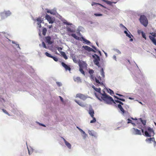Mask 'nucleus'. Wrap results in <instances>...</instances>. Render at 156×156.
<instances>
[{
	"label": "nucleus",
	"mask_w": 156,
	"mask_h": 156,
	"mask_svg": "<svg viewBox=\"0 0 156 156\" xmlns=\"http://www.w3.org/2000/svg\"><path fill=\"white\" fill-rule=\"evenodd\" d=\"M101 101H103L104 102L107 104H111L112 103H115V101L113 98H98Z\"/></svg>",
	"instance_id": "f257e3e1"
},
{
	"label": "nucleus",
	"mask_w": 156,
	"mask_h": 156,
	"mask_svg": "<svg viewBox=\"0 0 156 156\" xmlns=\"http://www.w3.org/2000/svg\"><path fill=\"white\" fill-rule=\"evenodd\" d=\"M140 20L142 24L145 27L147 26L148 24V21L146 17L144 15L141 16Z\"/></svg>",
	"instance_id": "f03ea898"
},
{
	"label": "nucleus",
	"mask_w": 156,
	"mask_h": 156,
	"mask_svg": "<svg viewBox=\"0 0 156 156\" xmlns=\"http://www.w3.org/2000/svg\"><path fill=\"white\" fill-rule=\"evenodd\" d=\"M11 14V12L9 11H5L0 13V16L2 19H3L10 16Z\"/></svg>",
	"instance_id": "7ed1b4c3"
},
{
	"label": "nucleus",
	"mask_w": 156,
	"mask_h": 156,
	"mask_svg": "<svg viewBox=\"0 0 156 156\" xmlns=\"http://www.w3.org/2000/svg\"><path fill=\"white\" fill-rule=\"evenodd\" d=\"M153 36H149V38L153 43V44L156 46V40L155 38V36L154 34L152 33Z\"/></svg>",
	"instance_id": "20e7f679"
},
{
	"label": "nucleus",
	"mask_w": 156,
	"mask_h": 156,
	"mask_svg": "<svg viewBox=\"0 0 156 156\" xmlns=\"http://www.w3.org/2000/svg\"><path fill=\"white\" fill-rule=\"evenodd\" d=\"M45 18L49 23H54V21L52 20L51 17L49 15L47 14L45 16Z\"/></svg>",
	"instance_id": "39448f33"
},
{
	"label": "nucleus",
	"mask_w": 156,
	"mask_h": 156,
	"mask_svg": "<svg viewBox=\"0 0 156 156\" xmlns=\"http://www.w3.org/2000/svg\"><path fill=\"white\" fill-rule=\"evenodd\" d=\"M61 64L62 66L65 68L66 71L69 70V71H70L71 70V69L70 67L67 65L64 62H62L61 63Z\"/></svg>",
	"instance_id": "423d86ee"
},
{
	"label": "nucleus",
	"mask_w": 156,
	"mask_h": 156,
	"mask_svg": "<svg viewBox=\"0 0 156 156\" xmlns=\"http://www.w3.org/2000/svg\"><path fill=\"white\" fill-rule=\"evenodd\" d=\"M45 54L47 56L52 58L56 62L58 61V59L56 57L52 56L48 52H46Z\"/></svg>",
	"instance_id": "0eeeda50"
},
{
	"label": "nucleus",
	"mask_w": 156,
	"mask_h": 156,
	"mask_svg": "<svg viewBox=\"0 0 156 156\" xmlns=\"http://www.w3.org/2000/svg\"><path fill=\"white\" fill-rule=\"evenodd\" d=\"M88 113L91 117H93V116H94V111L91 106H90L89 108Z\"/></svg>",
	"instance_id": "6e6552de"
},
{
	"label": "nucleus",
	"mask_w": 156,
	"mask_h": 156,
	"mask_svg": "<svg viewBox=\"0 0 156 156\" xmlns=\"http://www.w3.org/2000/svg\"><path fill=\"white\" fill-rule=\"evenodd\" d=\"M80 68H85L86 67L87 64L84 62H80L79 63Z\"/></svg>",
	"instance_id": "1a4fd4ad"
},
{
	"label": "nucleus",
	"mask_w": 156,
	"mask_h": 156,
	"mask_svg": "<svg viewBox=\"0 0 156 156\" xmlns=\"http://www.w3.org/2000/svg\"><path fill=\"white\" fill-rule=\"evenodd\" d=\"M141 131L143 133V135L147 137H151V134L150 133H148L147 130L144 131L143 129H142Z\"/></svg>",
	"instance_id": "9d476101"
},
{
	"label": "nucleus",
	"mask_w": 156,
	"mask_h": 156,
	"mask_svg": "<svg viewBox=\"0 0 156 156\" xmlns=\"http://www.w3.org/2000/svg\"><path fill=\"white\" fill-rule=\"evenodd\" d=\"M88 133L91 136H94V137H96L97 136V134L96 132H95L93 130H88Z\"/></svg>",
	"instance_id": "9b49d317"
},
{
	"label": "nucleus",
	"mask_w": 156,
	"mask_h": 156,
	"mask_svg": "<svg viewBox=\"0 0 156 156\" xmlns=\"http://www.w3.org/2000/svg\"><path fill=\"white\" fill-rule=\"evenodd\" d=\"M154 137L150 138H147L146 140V141L149 143L151 144L152 142L154 141Z\"/></svg>",
	"instance_id": "f8f14e48"
},
{
	"label": "nucleus",
	"mask_w": 156,
	"mask_h": 156,
	"mask_svg": "<svg viewBox=\"0 0 156 156\" xmlns=\"http://www.w3.org/2000/svg\"><path fill=\"white\" fill-rule=\"evenodd\" d=\"M75 101L77 104H78L80 106L82 107H84L85 106V105L81 100H75Z\"/></svg>",
	"instance_id": "ddd939ff"
},
{
	"label": "nucleus",
	"mask_w": 156,
	"mask_h": 156,
	"mask_svg": "<svg viewBox=\"0 0 156 156\" xmlns=\"http://www.w3.org/2000/svg\"><path fill=\"white\" fill-rule=\"evenodd\" d=\"M101 78L100 76L98 77L97 76V78H95V82L97 83L100 84H101L103 83H102L101 82Z\"/></svg>",
	"instance_id": "4468645a"
},
{
	"label": "nucleus",
	"mask_w": 156,
	"mask_h": 156,
	"mask_svg": "<svg viewBox=\"0 0 156 156\" xmlns=\"http://www.w3.org/2000/svg\"><path fill=\"white\" fill-rule=\"evenodd\" d=\"M97 58H96L94 59V62L95 64L97 66H98L99 64V61L100 60V59L99 56L98 55H97Z\"/></svg>",
	"instance_id": "2eb2a0df"
},
{
	"label": "nucleus",
	"mask_w": 156,
	"mask_h": 156,
	"mask_svg": "<svg viewBox=\"0 0 156 156\" xmlns=\"http://www.w3.org/2000/svg\"><path fill=\"white\" fill-rule=\"evenodd\" d=\"M84 49L88 51H92L95 52L90 47L86 46L84 47Z\"/></svg>",
	"instance_id": "dca6fc26"
},
{
	"label": "nucleus",
	"mask_w": 156,
	"mask_h": 156,
	"mask_svg": "<svg viewBox=\"0 0 156 156\" xmlns=\"http://www.w3.org/2000/svg\"><path fill=\"white\" fill-rule=\"evenodd\" d=\"M46 41L49 44H51L52 42L51 41V38L50 37L48 36L46 37Z\"/></svg>",
	"instance_id": "f3484780"
},
{
	"label": "nucleus",
	"mask_w": 156,
	"mask_h": 156,
	"mask_svg": "<svg viewBox=\"0 0 156 156\" xmlns=\"http://www.w3.org/2000/svg\"><path fill=\"white\" fill-rule=\"evenodd\" d=\"M133 129H134L135 132V134L140 135H141V133L140 130H139L137 129H135L134 128H133Z\"/></svg>",
	"instance_id": "a211bd4d"
},
{
	"label": "nucleus",
	"mask_w": 156,
	"mask_h": 156,
	"mask_svg": "<svg viewBox=\"0 0 156 156\" xmlns=\"http://www.w3.org/2000/svg\"><path fill=\"white\" fill-rule=\"evenodd\" d=\"M61 55L65 59H68L67 56L65 52L63 51L60 52Z\"/></svg>",
	"instance_id": "6ab92c4d"
},
{
	"label": "nucleus",
	"mask_w": 156,
	"mask_h": 156,
	"mask_svg": "<svg viewBox=\"0 0 156 156\" xmlns=\"http://www.w3.org/2000/svg\"><path fill=\"white\" fill-rule=\"evenodd\" d=\"M73 79L74 81L77 82L79 83L81 82V79L79 77H74Z\"/></svg>",
	"instance_id": "aec40b11"
},
{
	"label": "nucleus",
	"mask_w": 156,
	"mask_h": 156,
	"mask_svg": "<svg viewBox=\"0 0 156 156\" xmlns=\"http://www.w3.org/2000/svg\"><path fill=\"white\" fill-rule=\"evenodd\" d=\"M147 130L149 131V133L151 134H153V136L154 135V133L152 129L150 127L148 128Z\"/></svg>",
	"instance_id": "412c9836"
},
{
	"label": "nucleus",
	"mask_w": 156,
	"mask_h": 156,
	"mask_svg": "<svg viewBox=\"0 0 156 156\" xmlns=\"http://www.w3.org/2000/svg\"><path fill=\"white\" fill-rule=\"evenodd\" d=\"M76 98H86V97L83 94H76Z\"/></svg>",
	"instance_id": "4be33fe9"
},
{
	"label": "nucleus",
	"mask_w": 156,
	"mask_h": 156,
	"mask_svg": "<svg viewBox=\"0 0 156 156\" xmlns=\"http://www.w3.org/2000/svg\"><path fill=\"white\" fill-rule=\"evenodd\" d=\"M118 107L119 108L121 111L122 112V113L123 114L124 113V110L122 107L121 105L120 104H119L118 105Z\"/></svg>",
	"instance_id": "5701e85b"
},
{
	"label": "nucleus",
	"mask_w": 156,
	"mask_h": 156,
	"mask_svg": "<svg viewBox=\"0 0 156 156\" xmlns=\"http://www.w3.org/2000/svg\"><path fill=\"white\" fill-rule=\"evenodd\" d=\"M65 145L68 147V148H69V149H70L71 148V145L68 142H65Z\"/></svg>",
	"instance_id": "b1692460"
},
{
	"label": "nucleus",
	"mask_w": 156,
	"mask_h": 156,
	"mask_svg": "<svg viewBox=\"0 0 156 156\" xmlns=\"http://www.w3.org/2000/svg\"><path fill=\"white\" fill-rule=\"evenodd\" d=\"M124 32L126 34V36L129 38H131V36H133L130 34V33L129 32V34H128L126 31H125Z\"/></svg>",
	"instance_id": "393cba45"
},
{
	"label": "nucleus",
	"mask_w": 156,
	"mask_h": 156,
	"mask_svg": "<svg viewBox=\"0 0 156 156\" xmlns=\"http://www.w3.org/2000/svg\"><path fill=\"white\" fill-rule=\"evenodd\" d=\"M71 35L76 40H79V37L77 36L75 34H72Z\"/></svg>",
	"instance_id": "a878e982"
},
{
	"label": "nucleus",
	"mask_w": 156,
	"mask_h": 156,
	"mask_svg": "<svg viewBox=\"0 0 156 156\" xmlns=\"http://www.w3.org/2000/svg\"><path fill=\"white\" fill-rule=\"evenodd\" d=\"M107 91L111 95L113 96V94H114V92L110 89H109L108 90H107Z\"/></svg>",
	"instance_id": "bb28decb"
},
{
	"label": "nucleus",
	"mask_w": 156,
	"mask_h": 156,
	"mask_svg": "<svg viewBox=\"0 0 156 156\" xmlns=\"http://www.w3.org/2000/svg\"><path fill=\"white\" fill-rule=\"evenodd\" d=\"M47 31V29L45 28H44L42 30V34L44 35H45L46 34V32Z\"/></svg>",
	"instance_id": "cd10ccee"
},
{
	"label": "nucleus",
	"mask_w": 156,
	"mask_h": 156,
	"mask_svg": "<svg viewBox=\"0 0 156 156\" xmlns=\"http://www.w3.org/2000/svg\"><path fill=\"white\" fill-rule=\"evenodd\" d=\"M139 120H140L141 122H142V123L144 125H145L146 124V121L145 120H143L141 118H140Z\"/></svg>",
	"instance_id": "c85d7f7f"
},
{
	"label": "nucleus",
	"mask_w": 156,
	"mask_h": 156,
	"mask_svg": "<svg viewBox=\"0 0 156 156\" xmlns=\"http://www.w3.org/2000/svg\"><path fill=\"white\" fill-rule=\"evenodd\" d=\"M83 68H79V70L80 71V72L83 75H85V73L84 71H83Z\"/></svg>",
	"instance_id": "c756f323"
},
{
	"label": "nucleus",
	"mask_w": 156,
	"mask_h": 156,
	"mask_svg": "<svg viewBox=\"0 0 156 156\" xmlns=\"http://www.w3.org/2000/svg\"><path fill=\"white\" fill-rule=\"evenodd\" d=\"M67 30L68 32H75V31L73 30V29H72L71 28L69 27L67 28Z\"/></svg>",
	"instance_id": "7c9ffc66"
},
{
	"label": "nucleus",
	"mask_w": 156,
	"mask_h": 156,
	"mask_svg": "<svg viewBox=\"0 0 156 156\" xmlns=\"http://www.w3.org/2000/svg\"><path fill=\"white\" fill-rule=\"evenodd\" d=\"M94 90L97 92L100 93L101 92V88H94Z\"/></svg>",
	"instance_id": "2f4dec72"
},
{
	"label": "nucleus",
	"mask_w": 156,
	"mask_h": 156,
	"mask_svg": "<svg viewBox=\"0 0 156 156\" xmlns=\"http://www.w3.org/2000/svg\"><path fill=\"white\" fill-rule=\"evenodd\" d=\"M94 72V71L93 69H90L89 70V73L90 75H93Z\"/></svg>",
	"instance_id": "473e14b6"
},
{
	"label": "nucleus",
	"mask_w": 156,
	"mask_h": 156,
	"mask_svg": "<svg viewBox=\"0 0 156 156\" xmlns=\"http://www.w3.org/2000/svg\"><path fill=\"white\" fill-rule=\"evenodd\" d=\"M102 95L104 96V98H112L111 96L107 95L106 94H105V93H104V94H102Z\"/></svg>",
	"instance_id": "72a5a7b5"
},
{
	"label": "nucleus",
	"mask_w": 156,
	"mask_h": 156,
	"mask_svg": "<svg viewBox=\"0 0 156 156\" xmlns=\"http://www.w3.org/2000/svg\"><path fill=\"white\" fill-rule=\"evenodd\" d=\"M93 119V120L90 121V123H93L95 122L96 121V118L93 116V117H92Z\"/></svg>",
	"instance_id": "f704fd0d"
},
{
	"label": "nucleus",
	"mask_w": 156,
	"mask_h": 156,
	"mask_svg": "<svg viewBox=\"0 0 156 156\" xmlns=\"http://www.w3.org/2000/svg\"><path fill=\"white\" fill-rule=\"evenodd\" d=\"M37 20L38 22L37 23H39V24H40V23H41L42 22V20L41 18H37Z\"/></svg>",
	"instance_id": "c9c22d12"
},
{
	"label": "nucleus",
	"mask_w": 156,
	"mask_h": 156,
	"mask_svg": "<svg viewBox=\"0 0 156 156\" xmlns=\"http://www.w3.org/2000/svg\"><path fill=\"white\" fill-rule=\"evenodd\" d=\"M101 75L103 77H104L105 75H104V70L103 69H101Z\"/></svg>",
	"instance_id": "e433bc0d"
},
{
	"label": "nucleus",
	"mask_w": 156,
	"mask_h": 156,
	"mask_svg": "<svg viewBox=\"0 0 156 156\" xmlns=\"http://www.w3.org/2000/svg\"><path fill=\"white\" fill-rule=\"evenodd\" d=\"M116 102L117 103H119L120 105H123V103H122V102H121L120 100H115V102Z\"/></svg>",
	"instance_id": "4c0bfd02"
},
{
	"label": "nucleus",
	"mask_w": 156,
	"mask_h": 156,
	"mask_svg": "<svg viewBox=\"0 0 156 156\" xmlns=\"http://www.w3.org/2000/svg\"><path fill=\"white\" fill-rule=\"evenodd\" d=\"M90 77L92 80H94V79H95V77L93 75H90Z\"/></svg>",
	"instance_id": "58836bf2"
},
{
	"label": "nucleus",
	"mask_w": 156,
	"mask_h": 156,
	"mask_svg": "<svg viewBox=\"0 0 156 156\" xmlns=\"http://www.w3.org/2000/svg\"><path fill=\"white\" fill-rule=\"evenodd\" d=\"M64 23L65 24H66V25H71L72 24V23H70L68 22L67 21H65L64 22Z\"/></svg>",
	"instance_id": "ea45409f"
},
{
	"label": "nucleus",
	"mask_w": 156,
	"mask_h": 156,
	"mask_svg": "<svg viewBox=\"0 0 156 156\" xmlns=\"http://www.w3.org/2000/svg\"><path fill=\"white\" fill-rule=\"evenodd\" d=\"M47 12L48 13H50L51 14L54 15L55 14V12L50 10H48L47 11Z\"/></svg>",
	"instance_id": "a19ab883"
},
{
	"label": "nucleus",
	"mask_w": 156,
	"mask_h": 156,
	"mask_svg": "<svg viewBox=\"0 0 156 156\" xmlns=\"http://www.w3.org/2000/svg\"><path fill=\"white\" fill-rule=\"evenodd\" d=\"M2 110L4 113L7 114L9 116L10 115L9 114V113L7 112V111L6 110H5L4 109H2Z\"/></svg>",
	"instance_id": "79ce46f5"
},
{
	"label": "nucleus",
	"mask_w": 156,
	"mask_h": 156,
	"mask_svg": "<svg viewBox=\"0 0 156 156\" xmlns=\"http://www.w3.org/2000/svg\"><path fill=\"white\" fill-rule=\"evenodd\" d=\"M141 34L142 37L144 38L145 40L146 39V36L145 34L143 32H141Z\"/></svg>",
	"instance_id": "37998d69"
},
{
	"label": "nucleus",
	"mask_w": 156,
	"mask_h": 156,
	"mask_svg": "<svg viewBox=\"0 0 156 156\" xmlns=\"http://www.w3.org/2000/svg\"><path fill=\"white\" fill-rule=\"evenodd\" d=\"M83 40L86 42V44H88L90 43V42L86 39H83Z\"/></svg>",
	"instance_id": "c03bdc74"
},
{
	"label": "nucleus",
	"mask_w": 156,
	"mask_h": 156,
	"mask_svg": "<svg viewBox=\"0 0 156 156\" xmlns=\"http://www.w3.org/2000/svg\"><path fill=\"white\" fill-rule=\"evenodd\" d=\"M82 136H83V139H85L87 136V135L85 133L84 134H83Z\"/></svg>",
	"instance_id": "a18cd8bd"
},
{
	"label": "nucleus",
	"mask_w": 156,
	"mask_h": 156,
	"mask_svg": "<svg viewBox=\"0 0 156 156\" xmlns=\"http://www.w3.org/2000/svg\"><path fill=\"white\" fill-rule=\"evenodd\" d=\"M73 62L76 63H77L78 62V61L76 59V57L73 58Z\"/></svg>",
	"instance_id": "49530a36"
},
{
	"label": "nucleus",
	"mask_w": 156,
	"mask_h": 156,
	"mask_svg": "<svg viewBox=\"0 0 156 156\" xmlns=\"http://www.w3.org/2000/svg\"><path fill=\"white\" fill-rule=\"evenodd\" d=\"M94 15L96 16H101L102 15V14L99 13H94Z\"/></svg>",
	"instance_id": "de8ad7c7"
},
{
	"label": "nucleus",
	"mask_w": 156,
	"mask_h": 156,
	"mask_svg": "<svg viewBox=\"0 0 156 156\" xmlns=\"http://www.w3.org/2000/svg\"><path fill=\"white\" fill-rule=\"evenodd\" d=\"M1 99L0 100V101L1 102V103H0V104H3V102H5V100L3 98H0Z\"/></svg>",
	"instance_id": "09e8293b"
},
{
	"label": "nucleus",
	"mask_w": 156,
	"mask_h": 156,
	"mask_svg": "<svg viewBox=\"0 0 156 156\" xmlns=\"http://www.w3.org/2000/svg\"><path fill=\"white\" fill-rule=\"evenodd\" d=\"M99 3H96V2H93L91 4V5L92 6H94V5H98Z\"/></svg>",
	"instance_id": "8fccbe9b"
},
{
	"label": "nucleus",
	"mask_w": 156,
	"mask_h": 156,
	"mask_svg": "<svg viewBox=\"0 0 156 156\" xmlns=\"http://www.w3.org/2000/svg\"><path fill=\"white\" fill-rule=\"evenodd\" d=\"M56 84L59 87H60L62 85L61 83L58 82H56Z\"/></svg>",
	"instance_id": "3c124183"
},
{
	"label": "nucleus",
	"mask_w": 156,
	"mask_h": 156,
	"mask_svg": "<svg viewBox=\"0 0 156 156\" xmlns=\"http://www.w3.org/2000/svg\"><path fill=\"white\" fill-rule=\"evenodd\" d=\"M37 123L38 124H39V125H40V126H43L44 127H46V126L45 125H44V124H42V123H40L38 122H37Z\"/></svg>",
	"instance_id": "603ef678"
},
{
	"label": "nucleus",
	"mask_w": 156,
	"mask_h": 156,
	"mask_svg": "<svg viewBox=\"0 0 156 156\" xmlns=\"http://www.w3.org/2000/svg\"><path fill=\"white\" fill-rule=\"evenodd\" d=\"M42 44L43 47L44 48H46L47 47L45 43L44 42H43Z\"/></svg>",
	"instance_id": "864d4df0"
},
{
	"label": "nucleus",
	"mask_w": 156,
	"mask_h": 156,
	"mask_svg": "<svg viewBox=\"0 0 156 156\" xmlns=\"http://www.w3.org/2000/svg\"><path fill=\"white\" fill-rule=\"evenodd\" d=\"M127 120L128 121V122H127V123H131L132 122V121L129 119H127Z\"/></svg>",
	"instance_id": "5fc2aeb1"
},
{
	"label": "nucleus",
	"mask_w": 156,
	"mask_h": 156,
	"mask_svg": "<svg viewBox=\"0 0 156 156\" xmlns=\"http://www.w3.org/2000/svg\"><path fill=\"white\" fill-rule=\"evenodd\" d=\"M71 57L72 58V59L76 57L75 55L74 54H71Z\"/></svg>",
	"instance_id": "6e6d98bb"
},
{
	"label": "nucleus",
	"mask_w": 156,
	"mask_h": 156,
	"mask_svg": "<svg viewBox=\"0 0 156 156\" xmlns=\"http://www.w3.org/2000/svg\"><path fill=\"white\" fill-rule=\"evenodd\" d=\"M80 131L81 133H82L83 134H85V132L82 129H81Z\"/></svg>",
	"instance_id": "4d7b16f0"
},
{
	"label": "nucleus",
	"mask_w": 156,
	"mask_h": 156,
	"mask_svg": "<svg viewBox=\"0 0 156 156\" xmlns=\"http://www.w3.org/2000/svg\"><path fill=\"white\" fill-rule=\"evenodd\" d=\"M152 33H153L154 34L155 36V37L156 36V33H154L153 32L150 33V34H151V35H150L149 36H153Z\"/></svg>",
	"instance_id": "13d9d810"
},
{
	"label": "nucleus",
	"mask_w": 156,
	"mask_h": 156,
	"mask_svg": "<svg viewBox=\"0 0 156 156\" xmlns=\"http://www.w3.org/2000/svg\"><path fill=\"white\" fill-rule=\"evenodd\" d=\"M154 143V147L156 146V142L155 141V140L153 142Z\"/></svg>",
	"instance_id": "bf43d9fd"
},
{
	"label": "nucleus",
	"mask_w": 156,
	"mask_h": 156,
	"mask_svg": "<svg viewBox=\"0 0 156 156\" xmlns=\"http://www.w3.org/2000/svg\"><path fill=\"white\" fill-rule=\"evenodd\" d=\"M98 5H100V6H101V7H103V8H105V6H104L103 5H102L101 4H100V3H98Z\"/></svg>",
	"instance_id": "052dcab7"
},
{
	"label": "nucleus",
	"mask_w": 156,
	"mask_h": 156,
	"mask_svg": "<svg viewBox=\"0 0 156 156\" xmlns=\"http://www.w3.org/2000/svg\"><path fill=\"white\" fill-rule=\"evenodd\" d=\"M48 27L49 29H51L52 27V25H48Z\"/></svg>",
	"instance_id": "680f3d73"
},
{
	"label": "nucleus",
	"mask_w": 156,
	"mask_h": 156,
	"mask_svg": "<svg viewBox=\"0 0 156 156\" xmlns=\"http://www.w3.org/2000/svg\"><path fill=\"white\" fill-rule=\"evenodd\" d=\"M119 100L121 101H124L125 99L122 98L121 99H119Z\"/></svg>",
	"instance_id": "e2e57ef3"
},
{
	"label": "nucleus",
	"mask_w": 156,
	"mask_h": 156,
	"mask_svg": "<svg viewBox=\"0 0 156 156\" xmlns=\"http://www.w3.org/2000/svg\"><path fill=\"white\" fill-rule=\"evenodd\" d=\"M41 23H40V24H39V23H37V25L39 26V27L40 28L41 27Z\"/></svg>",
	"instance_id": "0e129e2a"
},
{
	"label": "nucleus",
	"mask_w": 156,
	"mask_h": 156,
	"mask_svg": "<svg viewBox=\"0 0 156 156\" xmlns=\"http://www.w3.org/2000/svg\"><path fill=\"white\" fill-rule=\"evenodd\" d=\"M81 100H82L83 101H84L85 100L86 98H80Z\"/></svg>",
	"instance_id": "69168bd1"
},
{
	"label": "nucleus",
	"mask_w": 156,
	"mask_h": 156,
	"mask_svg": "<svg viewBox=\"0 0 156 156\" xmlns=\"http://www.w3.org/2000/svg\"><path fill=\"white\" fill-rule=\"evenodd\" d=\"M62 138L63 139V140L64 141V143H65V142H67V141L64 138H63V137H62Z\"/></svg>",
	"instance_id": "338daca9"
},
{
	"label": "nucleus",
	"mask_w": 156,
	"mask_h": 156,
	"mask_svg": "<svg viewBox=\"0 0 156 156\" xmlns=\"http://www.w3.org/2000/svg\"><path fill=\"white\" fill-rule=\"evenodd\" d=\"M28 151V153L29 154H30L31 153H32V152L31 153L30 151H29V150L28 149V148L27 147Z\"/></svg>",
	"instance_id": "774afa93"
}]
</instances>
